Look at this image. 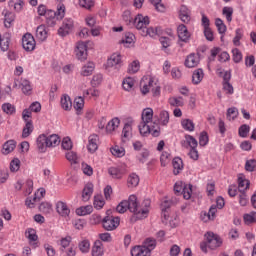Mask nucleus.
<instances>
[{
    "label": "nucleus",
    "instance_id": "f257e3e1",
    "mask_svg": "<svg viewBox=\"0 0 256 256\" xmlns=\"http://www.w3.org/2000/svg\"><path fill=\"white\" fill-rule=\"evenodd\" d=\"M140 91L142 95H147L151 91L153 97L161 96V86H159L156 79L151 76H143L140 82Z\"/></svg>",
    "mask_w": 256,
    "mask_h": 256
},
{
    "label": "nucleus",
    "instance_id": "f03ea898",
    "mask_svg": "<svg viewBox=\"0 0 256 256\" xmlns=\"http://www.w3.org/2000/svg\"><path fill=\"white\" fill-rule=\"evenodd\" d=\"M59 143H61V138H59L57 134H52L50 136L41 134L36 140L39 153H46L48 147H57Z\"/></svg>",
    "mask_w": 256,
    "mask_h": 256
},
{
    "label": "nucleus",
    "instance_id": "7ed1b4c3",
    "mask_svg": "<svg viewBox=\"0 0 256 256\" xmlns=\"http://www.w3.org/2000/svg\"><path fill=\"white\" fill-rule=\"evenodd\" d=\"M127 203H128V210H130L131 213H134L137 219L147 218V209H141V206L139 205V201L137 200L136 195H133V194L130 195Z\"/></svg>",
    "mask_w": 256,
    "mask_h": 256
},
{
    "label": "nucleus",
    "instance_id": "20e7f679",
    "mask_svg": "<svg viewBox=\"0 0 256 256\" xmlns=\"http://www.w3.org/2000/svg\"><path fill=\"white\" fill-rule=\"evenodd\" d=\"M139 131L142 137H159L161 135V130L159 129V124H149L147 122H140Z\"/></svg>",
    "mask_w": 256,
    "mask_h": 256
},
{
    "label": "nucleus",
    "instance_id": "39448f33",
    "mask_svg": "<svg viewBox=\"0 0 256 256\" xmlns=\"http://www.w3.org/2000/svg\"><path fill=\"white\" fill-rule=\"evenodd\" d=\"M174 193H176V195H183L184 199L189 200L193 193V185L178 181L174 185Z\"/></svg>",
    "mask_w": 256,
    "mask_h": 256
},
{
    "label": "nucleus",
    "instance_id": "423d86ee",
    "mask_svg": "<svg viewBox=\"0 0 256 256\" xmlns=\"http://www.w3.org/2000/svg\"><path fill=\"white\" fill-rule=\"evenodd\" d=\"M121 65H123V56L119 53H113L106 62V69L111 71L114 69L115 71H119L121 69Z\"/></svg>",
    "mask_w": 256,
    "mask_h": 256
},
{
    "label": "nucleus",
    "instance_id": "0eeeda50",
    "mask_svg": "<svg viewBox=\"0 0 256 256\" xmlns=\"http://www.w3.org/2000/svg\"><path fill=\"white\" fill-rule=\"evenodd\" d=\"M150 21L149 18L147 16H143L142 14H138L135 18H134V22L132 25H134V27H136V29L138 31H140V35L143 34V31H145L147 29V26L149 25Z\"/></svg>",
    "mask_w": 256,
    "mask_h": 256
},
{
    "label": "nucleus",
    "instance_id": "6e6552de",
    "mask_svg": "<svg viewBox=\"0 0 256 256\" xmlns=\"http://www.w3.org/2000/svg\"><path fill=\"white\" fill-rule=\"evenodd\" d=\"M205 237L206 241L208 242V249H217V247L223 245V240L221 237L213 232H207Z\"/></svg>",
    "mask_w": 256,
    "mask_h": 256
},
{
    "label": "nucleus",
    "instance_id": "1a4fd4ad",
    "mask_svg": "<svg viewBox=\"0 0 256 256\" xmlns=\"http://www.w3.org/2000/svg\"><path fill=\"white\" fill-rule=\"evenodd\" d=\"M102 223L106 231H114V229H117L119 223H121V219L115 216H106Z\"/></svg>",
    "mask_w": 256,
    "mask_h": 256
},
{
    "label": "nucleus",
    "instance_id": "9d476101",
    "mask_svg": "<svg viewBox=\"0 0 256 256\" xmlns=\"http://www.w3.org/2000/svg\"><path fill=\"white\" fill-rule=\"evenodd\" d=\"M37 45V42H35V37H33L31 34L26 33L22 37V46L23 49H25L28 52L35 51V47Z\"/></svg>",
    "mask_w": 256,
    "mask_h": 256
},
{
    "label": "nucleus",
    "instance_id": "9b49d317",
    "mask_svg": "<svg viewBox=\"0 0 256 256\" xmlns=\"http://www.w3.org/2000/svg\"><path fill=\"white\" fill-rule=\"evenodd\" d=\"M87 43L80 41L76 44L75 55L79 61H85L87 59Z\"/></svg>",
    "mask_w": 256,
    "mask_h": 256
},
{
    "label": "nucleus",
    "instance_id": "f8f14e48",
    "mask_svg": "<svg viewBox=\"0 0 256 256\" xmlns=\"http://www.w3.org/2000/svg\"><path fill=\"white\" fill-rule=\"evenodd\" d=\"M71 29H73V19L66 18L62 26L58 29V35H60V37H66V35H69L71 32Z\"/></svg>",
    "mask_w": 256,
    "mask_h": 256
},
{
    "label": "nucleus",
    "instance_id": "ddd939ff",
    "mask_svg": "<svg viewBox=\"0 0 256 256\" xmlns=\"http://www.w3.org/2000/svg\"><path fill=\"white\" fill-rule=\"evenodd\" d=\"M178 39L182 41V43H189V39H191V33L187 29L185 24H181L177 28Z\"/></svg>",
    "mask_w": 256,
    "mask_h": 256
},
{
    "label": "nucleus",
    "instance_id": "4468645a",
    "mask_svg": "<svg viewBox=\"0 0 256 256\" xmlns=\"http://www.w3.org/2000/svg\"><path fill=\"white\" fill-rule=\"evenodd\" d=\"M178 15H179V19L183 23H189V21H191V10L185 5L180 6Z\"/></svg>",
    "mask_w": 256,
    "mask_h": 256
},
{
    "label": "nucleus",
    "instance_id": "2eb2a0df",
    "mask_svg": "<svg viewBox=\"0 0 256 256\" xmlns=\"http://www.w3.org/2000/svg\"><path fill=\"white\" fill-rule=\"evenodd\" d=\"M88 151L89 153H95L97 149H99V136L96 134H92L88 138Z\"/></svg>",
    "mask_w": 256,
    "mask_h": 256
},
{
    "label": "nucleus",
    "instance_id": "dca6fc26",
    "mask_svg": "<svg viewBox=\"0 0 256 256\" xmlns=\"http://www.w3.org/2000/svg\"><path fill=\"white\" fill-rule=\"evenodd\" d=\"M199 54L192 53L188 55L185 59V67H188V69H193V67H197L200 62Z\"/></svg>",
    "mask_w": 256,
    "mask_h": 256
},
{
    "label": "nucleus",
    "instance_id": "f3484780",
    "mask_svg": "<svg viewBox=\"0 0 256 256\" xmlns=\"http://www.w3.org/2000/svg\"><path fill=\"white\" fill-rule=\"evenodd\" d=\"M26 237L29 240V244L34 247V249L39 246V242H37V239H39V237L37 236V232L35 231V229L28 228L26 230Z\"/></svg>",
    "mask_w": 256,
    "mask_h": 256
},
{
    "label": "nucleus",
    "instance_id": "a211bd4d",
    "mask_svg": "<svg viewBox=\"0 0 256 256\" xmlns=\"http://www.w3.org/2000/svg\"><path fill=\"white\" fill-rule=\"evenodd\" d=\"M133 137V125L127 122L122 129V142L127 143Z\"/></svg>",
    "mask_w": 256,
    "mask_h": 256
},
{
    "label": "nucleus",
    "instance_id": "6ab92c4d",
    "mask_svg": "<svg viewBox=\"0 0 256 256\" xmlns=\"http://www.w3.org/2000/svg\"><path fill=\"white\" fill-rule=\"evenodd\" d=\"M141 123H149L152 125H157V123L153 122V110L152 108H145L141 114Z\"/></svg>",
    "mask_w": 256,
    "mask_h": 256
},
{
    "label": "nucleus",
    "instance_id": "aec40b11",
    "mask_svg": "<svg viewBox=\"0 0 256 256\" xmlns=\"http://www.w3.org/2000/svg\"><path fill=\"white\" fill-rule=\"evenodd\" d=\"M93 71H95V63L94 62H87L84 64L80 70V75L82 77H89L93 75Z\"/></svg>",
    "mask_w": 256,
    "mask_h": 256
},
{
    "label": "nucleus",
    "instance_id": "412c9836",
    "mask_svg": "<svg viewBox=\"0 0 256 256\" xmlns=\"http://www.w3.org/2000/svg\"><path fill=\"white\" fill-rule=\"evenodd\" d=\"M11 44V33H5L3 37L0 34V49L1 51H9V45Z\"/></svg>",
    "mask_w": 256,
    "mask_h": 256
},
{
    "label": "nucleus",
    "instance_id": "4be33fe9",
    "mask_svg": "<svg viewBox=\"0 0 256 256\" xmlns=\"http://www.w3.org/2000/svg\"><path fill=\"white\" fill-rule=\"evenodd\" d=\"M161 27H149L142 31V37H152L155 38L157 35H161Z\"/></svg>",
    "mask_w": 256,
    "mask_h": 256
},
{
    "label": "nucleus",
    "instance_id": "5701e85b",
    "mask_svg": "<svg viewBox=\"0 0 256 256\" xmlns=\"http://www.w3.org/2000/svg\"><path fill=\"white\" fill-rule=\"evenodd\" d=\"M56 211L61 215V217H69V213H71V210L69 209V206L65 202H57L56 204Z\"/></svg>",
    "mask_w": 256,
    "mask_h": 256
},
{
    "label": "nucleus",
    "instance_id": "b1692460",
    "mask_svg": "<svg viewBox=\"0 0 256 256\" xmlns=\"http://www.w3.org/2000/svg\"><path fill=\"white\" fill-rule=\"evenodd\" d=\"M132 256H151L149 248L145 246H136L131 250Z\"/></svg>",
    "mask_w": 256,
    "mask_h": 256
},
{
    "label": "nucleus",
    "instance_id": "393cba45",
    "mask_svg": "<svg viewBox=\"0 0 256 256\" xmlns=\"http://www.w3.org/2000/svg\"><path fill=\"white\" fill-rule=\"evenodd\" d=\"M60 105L64 111H71L73 108V102L71 101V97L69 95L64 94L61 96Z\"/></svg>",
    "mask_w": 256,
    "mask_h": 256
},
{
    "label": "nucleus",
    "instance_id": "a878e982",
    "mask_svg": "<svg viewBox=\"0 0 256 256\" xmlns=\"http://www.w3.org/2000/svg\"><path fill=\"white\" fill-rule=\"evenodd\" d=\"M73 107L76 111V115H82L83 109L85 107V99L83 97L79 96L74 99Z\"/></svg>",
    "mask_w": 256,
    "mask_h": 256
},
{
    "label": "nucleus",
    "instance_id": "bb28decb",
    "mask_svg": "<svg viewBox=\"0 0 256 256\" xmlns=\"http://www.w3.org/2000/svg\"><path fill=\"white\" fill-rule=\"evenodd\" d=\"M223 79H224V81H223V90L225 91V93L227 95H233L235 90L233 89V85H231V83H229V80L231 79V74L226 73L224 75Z\"/></svg>",
    "mask_w": 256,
    "mask_h": 256
},
{
    "label": "nucleus",
    "instance_id": "cd10ccee",
    "mask_svg": "<svg viewBox=\"0 0 256 256\" xmlns=\"http://www.w3.org/2000/svg\"><path fill=\"white\" fill-rule=\"evenodd\" d=\"M15 147H17V142H15V140H8L3 144V155H9V153H13V151H15Z\"/></svg>",
    "mask_w": 256,
    "mask_h": 256
},
{
    "label": "nucleus",
    "instance_id": "c85d7f7f",
    "mask_svg": "<svg viewBox=\"0 0 256 256\" xmlns=\"http://www.w3.org/2000/svg\"><path fill=\"white\" fill-rule=\"evenodd\" d=\"M121 125V120L118 117L112 118L106 125V132L113 133Z\"/></svg>",
    "mask_w": 256,
    "mask_h": 256
},
{
    "label": "nucleus",
    "instance_id": "c756f323",
    "mask_svg": "<svg viewBox=\"0 0 256 256\" xmlns=\"http://www.w3.org/2000/svg\"><path fill=\"white\" fill-rule=\"evenodd\" d=\"M105 254V249L103 248V242L97 240L94 242L92 247V256H102Z\"/></svg>",
    "mask_w": 256,
    "mask_h": 256
},
{
    "label": "nucleus",
    "instance_id": "7c9ffc66",
    "mask_svg": "<svg viewBox=\"0 0 256 256\" xmlns=\"http://www.w3.org/2000/svg\"><path fill=\"white\" fill-rule=\"evenodd\" d=\"M205 77V73L203 72V69L198 68L194 70L192 74V83L193 85H199L203 81V78Z\"/></svg>",
    "mask_w": 256,
    "mask_h": 256
},
{
    "label": "nucleus",
    "instance_id": "2f4dec72",
    "mask_svg": "<svg viewBox=\"0 0 256 256\" xmlns=\"http://www.w3.org/2000/svg\"><path fill=\"white\" fill-rule=\"evenodd\" d=\"M91 195H93V183H87L82 192V200L87 203L91 199Z\"/></svg>",
    "mask_w": 256,
    "mask_h": 256
},
{
    "label": "nucleus",
    "instance_id": "473e14b6",
    "mask_svg": "<svg viewBox=\"0 0 256 256\" xmlns=\"http://www.w3.org/2000/svg\"><path fill=\"white\" fill-rule=\"evenodd\" d=\"M170 107H183L185 105V99L181 96H172L168 99Z\"/></svg>",
    "mask_w": 256,
    "mask_h": 256
},
{
    "label": "nucleus",
    "instance_id": "72a5a7b5",
    "mask_svg": "<svg viewBox=\"0 0 256 256\" xmlns=\"http://www.w3.org/2000/svg\"><path fill=\"white\" fill-rule=\"evenodd\" d=\"M173 173L174 175H179L183 171V160L179 157H176L172 161Z\"/></svg>",
    "mask_w": 256,
    "mask_h": 256
},
{
    "label": "nucleus",
    "instance_id": "f704fd0d",
    "mask_svg": "<svg viewBox=\"0 0 256 256\" xmlns=\"http://www.w3.org/2000/svg\"><path fill=\"white\" fill-rule=\"evenodd\" d=\"M121 43L125 45V47H129L135 43V34L131 32H126L121 39Z\"/></svg>",
    "mask_w": 256,
    "mask_h": 256
},
{
    "label": "nucleus",
    "instance_id": "c9c22d12",
    "mask_svg": "<svg viewBox=\"0 0 256 256\" xmlns=\"http://www.w3.org/2000/svg\"><path fill=\"white\" fill-rule=\"evenodd\" d=\"M181 127L184 131H188L189 133L195 131V123L193 120L184 118L181 120Z\"/></svg>",
    "mask_w": 256,
    "mask_h": 256
},
{
    "label": "nucleus",
    "instance_id": "e433bc0d",
    "mask_svg": "<svg viewBox=\"0 0 256 256\" xmlns=\"http://www.w3.org/2000/svg\"><path fill=\"white\" fill-rule=\"evenodd\" d=\"M139 181H140L139 175L135 173H131L127 179V187H129L130 189H133V187H137L139 185Z\"/></svg>",
    "mask_w": 256,
    "mask_h": 256
},
{
    "label": "nucleus",
    "instance_id": "4c0bfd02",
    "mask_svg": "<svg viewBox=\"0 0 256 256\" xmlns=\"http://www.w3.org/2000/svg\"><path fill=\"white\" fill-rule=\"evenodd\" d=\"M36 39H38V41H45L47 39V28L45 25H40L37 27Z\"/></svg>",
    "mask_w": 256,
    "mask_h": 256
},
{
    "label": "nucleus",
    "instance_id": "58836bf2",
    "mask_svg": "<svg viewBox=\"0 0 256 256\" xmlns=\"http://www.w3.org/2000/svg\"><path fill=\"white\" fill-rule=\"evenodd\" d=\"M238 189L240 193H243L249 189V180H247L243 175L238 177Z\"/></svg>",
    "mask_w": 256,
    "mask_h": 256
},
{
    "label": "nucleus",
    "instance_id": "ea45409f",
    "mask_svg": "<svg viewBox=\"0 0 256 256\" xmlns=\"http://www.w3.org/2000/svg\"><path fill=\"white\" fill-rule=\"evenodd\" d=\"M122 87L124 91H131L135 87V78L127 77L123 80Z\"/></svg>",
    "mask_w": 256,
    "mask_h": 256
},
{
    "label": "nucleus",
    "instance_id": "a19ab883",
    "mask_svg": "<svg viewBox=\"0 0 256 256\" xmlns=\"http://www.w3.org/2000/svg\"><path fill=\"white\" fill-rule=\"evenodd\" d=\"M108 173L113 179H121L123 177V170L119 167H110Z\"/></svg>",
    "mask_w": 256,
    "mask_h": 256
},
{
    "label": "nucleus",
    "instance_id": "79ce46f5",
    "mask_svg": "<svg viewBox=\"0 0 256 256\" xmlns=\"http://www.w3.org/2000/svg\"><path fill=\"white\" fill-rule=\"evenodd\" d=\"M217 213V206L212 205L208 211L207 214H204V217L202 218L203 221L207 222V221H213V219H215V215Z\"/></svg>",
    "mask_w": 256,
    "mask_h": 256
},
{
    "label": "nucleus",
    "instance_id": "37998d69",
    "mask_svg": "<svg viewBox=\"0 0 256 256\" xmlns=\"http://www.w3.org/2000/svg\"><path fill=\"white\" fill-rule=\"evenodd\" d=\"M93 213V206L87 205L76 209V214L79 216L91 215Z\"/></svg>",
    "mask_w": 256,
    "mask_h": 256
},
{
    "label": "nucleus",
    "instance_id": "c03bdc74",
    "mask_svg": "<svg viewBox=\"0 0 256 256\" xmlns=\"http://www.w3.org/2000/svg\"><path fill=\"white\" fill-rule=\"evenodd\" d=\"M159 123H160V125H163L164 127H167V125H169V112H167V110H162L160 112Z\"/></svg>",
    "mask_w": 256,
    "mask_h": 256
},
{
    "label": "nucleus",
    "instance_id": "a18cd8bd",
    "mask_svg": "<svg viewBox=\"0 0 256 256\" xmlns=\"http://www.w3.org/2000/svg\"><path fill=\"white\" fill-rule=\"evenodd\" d=\"M110 153H112L114 157H125V148L121 146H114L110 148Z\"/></svg>",
    "mask_w": 256,
    "mask_h": 256
},
{
    "label": "nucleus",
    "instance_id": "49530a36",
    "mask_svg": "<svg viewBox=\"0 0 256 256\" xmlns=\"http://www.w3.org/2000/svg\"><path fill=\"white\" fill-rule=\"evenodd\" d=\"M66 159L71 163V165H77V163H79V156H77V153L73 151H68L66 153Z\"/></svg>",
    "mask_w": 256,
    "mask_h": 256
},
{
    "label": "nucleus",
    "instance_id": "de8ad7c7",
    "mask_svg": "<svg viewBox=\"0 0 256 256\" xmlns=\"http://www.w3.org/2000/svg\"><path fill=\"white\" fill-rule=\"evenodd\" d=\"M20 85L22 87V92L24 93V95H29L31 93V90L33 88L31 87V82H29V80L22 79Z\"/></svg>",
    "mask_w": 256,
    "mask_h": 256
},
{
    "label": "nucleus",
    "instance_id": "09e8293b",
    "mask_svg": "<svg viewBox=\"0 0 256 256\" xmlns=\"http://www.w3.org/2000/svg\"><path fill=\"white\" fill-rule=\"evenodd\" d=\"M31 133H33V122L28 121V122H26L25 127L23 128V131H22L23 139L29 137V135H31Z\"/></svg>",
    "mask_w": 256,
    "mask_h": 256
},
{
    "label": "nucleus",
    "instance_id": "8fccbe9b",
    "mask_svg": "<svg viewBox=\"0 0 256 256\" xmlns=\"http://www.w3.org/2000/svg\"><path fill=\"white\" fill-rule=\"evenodd\" d=\"M79 5L83 9H87L88 11H91V9L95 7V0H79Z\"/></svg>",
    "mask_w": 256,
    "mask_h": 256
},
{
    "label": "nucleus",
    "instance_id": "3c124183",
    "mask_svg": "<svg viewBox=\"0 0 256 256\" xmlns=\"http://www.w3.org/2000/svg\"><path fill=\"white\" fill-rule=\"evenodd\" d=\"M139 69H141V64L139 63V60H134L128 66V73L133 75V74L137 73V71H139Z\"/></svg>",
    "mask_w": 256,
    "mask_h": 256
},
{
    "label": "nucleus",
    "instance_id": "603ef678",
    "mask_svg": "<svg viewBox=\"0 0 256 256\" xmlns=\"http://www.w3.org/2000/svg\"><path fill=\"white\" fill-rule=\"evenodd\" d=\"M215 25H216L217 30L220 33V35H224V33L227 32V26L225 25L223 20H221L220 18H217L215 20Z\"/></svg>",
    "mask_w": 256,
    "mask_h": 256
},
{
    "label": "nucleus",
    "instance_id": "864d4df0",
    "mask_svg": "<svg viewBox=\"0 0 256 256\" xmlns=\"http://www.w3.org/2000/svg\"><path fill=\"white\" fill-rule=\"evenodd\" d=\"M241 39H243V29H236L235 37L233 39V43L235 47H239L241 45Z\"/></svg>",
    "mask_w": 256,
    "mask_h": 256
},
{
    "label": "nucleus",
    "instance_id": "5fc2aeb1",
    "mask_svg": "<svg viewBox=\"0 0 256 256\" xmlns=\"http://www.w3.org/2000/svg\"><path fill=\"white\" fill-rule=\"evenodd\" d=\"M105 206V200L103 199V196L97 195L94 197V208L95 209H103Z\"/></svg>",
    "mask_w": 256,
    "mask_h": 256
},
{
    "label": "nucleus",
    "instance_id": "6e6d98bb",
    "mask_svg": "<svg viewBox=\"0 0 256 256\" xmlns=\"http://www.w3.org/2000/svg\"><path fill=\"white\" fill-rule=\"evenodd\" d=\"M100 93L99 90L95 88H89L83 92V97H93L94 99H97L99 97Z\"/></svg>",
    "mask_w": 256,
    "mask_h": 256
},
{
    "label": "nucleus",
    "instance_id": "4d7b16f0",
    "mask_svg": "<svg viewBox=\"0 0 256 256\" xmlns=\"http://www.w3.org/2000/svg\"><path fill=\"white\" fill-rule=\"evenodd\" d=\"M13 21H15V14L8 12L5 14V18H4V25L5 27H7L9 29V27H11V25H13Z\"/></svg>",
    "mask_w": 256,
    "mask_h": 256
},
{
    "label": "nucleus",
    "instance_id": "13d9d810",
    "mask_svg": "<svg viewBox=\"0 0 256 256\" xmlns=\"http://www.w3.org/2000/svg\"><path fill=\"white\" fill-rule=\"evenodd\" d=\"M161 45H162V51H165L167 53V49L171 47V38L162 36L159 39Z\"/></svg>",
    "mask_w": 256,
    "mask_h": 256
},
{
    "label": "nucleus",
    "instance_id": "bf43d9fd",
    "mask_svg": "<svg viewBox=\"0 0 256 256\" xmlns=\"http://www.w3.org/2000/svg\"><path fill=\"white\" fill-rule=\"evenodd\" d=\"M185 142L187 143V145H189L190 149H197L198 142L197 139H195L193 136L186 135Z\"/></svg>",
    "mask_w": 256,
    "mask_h": 256
},
{
    "label": "nucleus",
    "instance_id": "052dcab7",
    "mask_svg": "<svg viewBox=\"0 0 256 256\" xmlns=\"http://www.w3.org/2000/svg\"><path fill=\"white\" fill-rule=\"evenodd\" d=\"M222 14L226 17L228 23H231V21H233V8L224 7L222 10Z\"/></svg>",
    "mask_w": 256,
    "mask_h": 256
},
{
    "label": "nucleus",
    "instance_id": "680f3d73",
    "mask_svg": "<svg viewBox=\"0 0 256 256\" xmlns=\"http://www.w3.org/2000/svg\"><path fill=\"white\" fill-rule=\"evenodd\" d=\"M143 246L146 247V249H149V252L151 253V251H153V249H155V247L157 246V242L153 238H147L144 241Z\"/></svg>",
    "mask_w": 256,
    "mask_h": 256
},
{
    "label": "nucleus",
    "instance_id": "e2e57ef3",
    "mask_svg": "<svg viewBox=\"0 0 256 256\" xmlns=\"http://www.w3.org/2000/svg\"><path fill=\"white\" fill-rule=\"evenodd\" d=\"M239 115V112L237 111V108L232 107L227 110V120L228 121H234V119H237V116Z\"/></svg>",
    "mask_w": 256,
    "mask_h": 256
},
{
    "label": "nucleus",
    "instance_id": "0e129e2a",
    "mask_svg": "<svg viewBox=\"0 0 256 256\" xmlns=\"http://www.w3.org/2000/svg\"><path fill=\"white\" fill-rule=\"evenodd\" d=\"M79 249L82 253H89V249H91V243L89 240H83L79 243Z\"/></svg>",
    "mask_w": 256,
    "mask_h": 256
},
{
    "label": "nucleus",
    "instance_id": "69168bd1",
    "mask_svg": "<svg viewBox=\"0 0 256 256\" xmlns=\"http://www.w3.org/2000/svg\"><path fill=\"white\" fill-rule=\"evenodd\" d=\"M122 19L125 21L126 25H132L135 21V19L131 17V11L129 10L124 11Z\"/></svg>",
    "mask_w": 256,
    "mask_h": 256
},
{
    "label": "nucleus",
    "instance_id": "338daca9",
    "mask_svg": "<svg viewBox=\"0 0 256 256\" xmlns=\"http://www.w3.org/2000/svg\"><path fill=\"white\" fill-rule=\"evenodd\" d=\"M128 209H129V203H127V200H123L116 207L117 213H125Z\"/></svg>",
    "mask_w": 256,
    "mask_h": 256
},
{
    "label": "nucleus",
    "instance_id": "774afa93",
    "mask_svg": "<svg viewBox=\"0 0 256 256\" xmlns=\"http://www.w3.org/2000/svg\"><path fill=\"white\" fill-rule=\"evenodd\" d=\"M256 213L251 212L250 214L244 215V222L246 225H251V223H255Z\"/></svg>",
    "mask_w": 256,
    "mask_h": 256
}]
</instances>
